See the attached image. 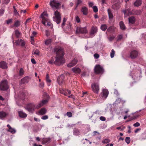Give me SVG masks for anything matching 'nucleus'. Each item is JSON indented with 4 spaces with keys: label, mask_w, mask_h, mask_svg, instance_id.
Masks as SVG:
<instances>
[{
    "label": "nucleus",
    "mask_w": 146,
    "mask_h": 146,
    "mask_svg": "<svg viewBox=\"0 0 146 146\" xmlns=\"http://www.w3.org/2000/svg\"><path fill=\"white\" fill-rule=\"evenodd\" d=\"M117 41L120 40L123 38V36L122 35H119L117 36Z\"/></svg>",
    "instance_id": "de8ad7c7"
},
{
    "label": "nucleus",
    "mask_w": 146,
    "mask_h": 146,
    "mask_svg": "<svg viewBox=\"0 0 146 146\" xmlns=\"http://www.w3.org/2000/svg\"><path fill=\"white\" fill-rule=\"evenodd\" d=\"M48 118V116L47 115H45L44 116H42V117L41 119H47Z\"/></svg>",
    "instance_id": "5fc2aeb1"
},
{
    "label": "nucleus",
    "mask_w": 146,
    "mask_h": 146,
    "mask_svg": "<svg viewBox=\"0 0 146 146\" xmlns=\"http://www.w3.org/2000/svg\"><path fill=\"white\" fill-rule=\"evenodd\" d=\"M93 3L92 2H90L89 3V5L90 7H92L93 6Z\"/></svg>",
    "instance_id": "338daca9"
},
{
    "label": "nucleus",
    "mask_w": 146,
    "mask_h": 146,
    "mask_svg": "<svg viewBox=\"0 0 146 146\" xmlns=\"http://www.w3.org/2000/svg\"><path fill=\"white\" fill-rule=\"evenodd\" d=\"M48 14L47 13L46 11H44L40 15V17L41 18L43 19H44L45 18H46L44 16L48 17Z\"/></svg>",
    "instance_id": "c85d7f7f"
},
{
    "label": "nucleus",
    "mask_w": 146,
    "mask_h": 146,
    "mask_svg": "<svg viewBox=\"0 0 146 146\" xmlns=\"http://www.w3.org/2000/svg\"><path fill=\"white\" fill-rule=\"evenodd\" d=\"M47 21V19L46 18H45L44 19H42V23L44 25L46 26L45 21Z\"/></svg>",
    "instance_id": "a18cd8bd"
},
{
    "label": "nucleus",
    "mask_w": 146,
    "mask_h": 146,
    "mask_svg": "<svg viewBox=\"0 0 146 146\" xmlns=\"http://www.w3.org/2000/svg\"><path fill=\"white\" fill-rule=\"evenodd\" d=\"M72 70L75 73L79 74L80 73L81 71V69L79 68L74 67L72 69Z\"/></svg>",
    "instance_id": "4be33fe9"
},
{
    "label": "nucleus",
    "mask_w": 146,
    "mask_h": 146,
    "mask_svg": "<svg viewBox=\"0 0 146 146\" xmlns=\"http://www.w3.org/2000/svg\"><path fill=\"white\" fill-rule=\"evenodd\" d=\"M7 131H8L12 133H14L16 132V131L13 128H8Z\"/></svg>",
    "instance_id": "72a5a7b5"
},
{
    "label": "nucleus",
    "mask_w": 146,
    "mask_h": 146,
    "mask_svg": "<svg viewBox=\"0 0 146 146\" xmlns=\"http://www.w3.org/2000/svg\"><path fill=\"white\" fill-rule=\"evenodd\" d=\"M7 23L9 24L12 22V19L6 20Z\"/></svg>",
    "instance_id": "603ef678"
},
{
    "label": "nucleus",
    "mask_w": 146,
    "mask_h": 146,
    "mask_svg": "<svg viewBox=\"0 0 146 146\" xmlns=\"http://www.w3.org/2000/svg\"><path fill=\"white\" fill-rule=\"evenodd\" d=\"M36 106L33 103H30L27 105L25 109L27 110L29 112H31L33 110H34L35 108H36Z\"/></svg>",
    "instance_id": "423d86ee"
},
{
    "label": "nucleus",
    "mask_w": 146,
    "mask_h": 146,
    "mask_svg": "<svg viewBox=\"0 0 146 146\" xmlns=\"http://www.w3.org/2000/svg\"><path fill=\"white\" fill-rule=\"evenodd\" d=\"M64 79V76L63 74L61 75L57 78V80L58 84L60 85H61L63 82Z\"/></svg>",
    "instance_id": "9d476101"
},
{
    "label": "nucleus",
    "mask_w": 146,
    "mask_h": 146,
    "mask_svg": "<svg viewBox=\"0 0 146 146\" xmlns=\"http://www.w3.org/2000/svg\"><path fill=\"white\" fill-rule=\"evenodd\" d=\"M46 35L47 36H48L49 35V33L48 31L47 30L46 31Z\"/></svg>",
    "instance_id": "e2e57ef3"
},
{
    "label": "nucleus",
    "mask_w": 146,
    "mask_h": 146,
    "mask_svg": "<svg viewBox=\"0 0 146 146\" xmlns=\"http://www.w3.org/2000/svg\"><path fill=\"white\" fill-rule=\"evenodd\" d=\"M102 97L106 98L108 94V91L106 89H104L102 91Z\"/></svg>",
    "instance_id": "6ab92c4d"
},
{
    "label": "nucleus",
    "mask_w": 146,
    "mask_h": 146,
    "mask_svg": "<svg viewBox=\"0 0 146 146\" xmlns=\"http://www.w3.org/2000/svg\"><path fill=\"white\" fill-rule=\"evenodd\" d=\"M48 102L47 100H42L41 102L39 103L36 106V108L38 109L42 106H43L44 105L46 104Z\"/></svg>",
    "instance_id": "ddd939ff"
},
{
    "label": "nucleus",
    "mask_w": 146,
    "mask_h": 146,
    "mask_svg": "<svg viewBox=\"0 0 146 146\" xmlns=\"http://www.w3.org/2000/svg\"><path fill=\"white\" fill-rule=\"evenodd\" d=\"M142 3L141 0H137L134 3V5L135 7H138L141 5Z\"/></svg>",
    "instance_id": "412c9836"
},
{
    "label": "nucleus",
    "mask_w": 146,
    "mask_h": 146,
    "mask_svg": "<svg viewBox=\"0 0 146 146\" xmlns=\"http://www.w3.org/2000/svg\"><path fill=\"white\" fill-rule=\"evenodd\" d=\"M107 28V26L106 24L102 25L101 27V29L103 31H105L106 30Z\"/></svg>",
    "instance_id": "c756f323"
},
{
    "label": "nucleus",
    "mask_w": 146,
    "mask_h": 146,
    "mask_svg": "<svg viewBox=\"0 0 146 146\" xmlns=\"http://www.w3.org/2000/svg\"><path fill=\"white\" fill-rule=\"evenodd\" d=\"M15 33L17 38H18L19 37L20 33L18 30H17L15 31Z\"/></svg>",
    "instance_id": "f704fd0d"
},
{
    "label": "nucleus",
    "mask_w": 146,
    "mask_h": 146,
    "mask_svg": "<svg viewBox=\"0 0 146 146\" xmlns=\"http://www.w3.org/2000/svg\"><path fill=\"white\" fill-rule=\"evenodd\" d=\"M7 115V113L4 111L0 112V118L3 119Z\"/></svg>",
    "instance_id": "cd10ccee"
},
{
    "label": "nucleus",
    "mask_w": 146,
    "mask_h": 146,
    "mask_svg": "<svg viewBox=\"0 0 146 146\" xmlns=\"http://www.w3.org/2000/svg\"><path fill=\"white\" fill-rule=\"evenodd\" d=\"M20 22L19 20H17L16 22L14 23V26H15L17 27L19 26L20 25Z\"/></svg>",
    "instance_id": "473e14b6"
},
{
    "label": "nucleus",
    "mask_w": 146,
    "mask_h": 146,
    "mask_svg": "<svg viewBox=\"0 0 146 146\" xmlns=\"http://www.w3.org/2000/svg\"><path fill=\"white\" fill-rule=\"evenodd\" d=\"M46 81L47 82L50 83L51 82V80L49 79V76L48 74H47L46 76Z\"/></svg>",
    "instance_id": "a19ab883"
},
{
    "label": "nucleus",
    "mask_w": 146,
    "mask_h": 146,
    "mask_svg": "<svg viewBox=\"0 0 146 146\" xmlns=\"http://www.w3.org/2000/svg\"><path fill=\"white\" fill-rule=\"evenodd\" d=\"M140 124L138 122H136L133 124V126L135 127H137L139 126Z\"/></svg>",
    "instance_id": "4d7b16f0"
},
{
    "label": "nucleus",
    "mask_w": 146,
    "mask_h": 146,
    "mask_svg": "<svg viewBox=\"0 0 146 146\" xmlns=\"http://www.w3.org/2000/svg\"><path fill=\"white\" fill-rule=\"evenodd\" d=\"M31 19L30 18H29L26 20V21L25 22V25H26L28 23H29V20H30Z\"/></svg>",
    "instance_id": "13d9d810"
},
{
    "label": "nucleus",
    "mask_w": 146,
    "mask_h": 146,
    "mask_svg": "<svg viewBox=\"0 0 146 146\" xmlns=\"http://www.w3.org/2000/svg\"><path fill=\"white\" fill-rule=\"evenodd\" d=\"M4 10L2 8L0 9V15H3L4 13Z\"/></svg>",
    "instance_id": "6e6d98bb"
},
{
    "label": "nucleus",
    "mask_w": 146,
    "mask_h": 146,
    "mask_svg": "<svg viewBox=\"0 0 146 146\" xmlns=\"http://www.w3.org/2000/svg\"><path fill=\"white\" fill-rule=\"evenodd\" d=\"M132 14L133 15H139L141 14L140 10H134L132 11Z\"/></svg>",
    "instance_id": "5701e85b"
},
{
    "label": "nucleus",
    "mask_w": 146,
    "mask_h": 146,
    "mask_svg": "<svg viewBox=\"0 0 146 146\" xmlns=\"http://www.w3.org/2000/svg\"><path fill=\"white\" fill-rule=\"evenodd\" d=\"M24 70L22 68H20L19 70V74L20 76H22L24 74Z\"/></svg>",
    "instance_id": "c9c22d12"
},
{
    "label": "nucleus",
    "mask_w": 146,
    "mask_h": 146,
    "mask_svg": "<svg viewBox=\"0 0 146 146\" xmlns=\"http://www.w3.org/2000/svg\"><path fill=\"white\" fill-rule=\"evenodd\" d=\"M29 81V77L28 76H26L21 79V84H24L27 83Z\"/></svg>",
    "instance_id": "2eb2a0df"
},
{
    "label": "nucleus",
    "mask_w": 146,
    "mask_h": 146,
    "mask_svg": "<svg viewBox=\"0 0 146 146\" xmlns=\"http://www.w3.org/2000/svg\"><path fill=\"white\" fill-rule=\"evenodd\" d=\"M76 21L78 23H80V18L78 16L76 17Z\"/></svg>",
    "instance_id": "bf43d9fd"
},
{
    "label": "nucleus",
    "mask_w": 146,
    "mask_h": 146,
    "mask_svg": "<svg viewBox=\"0 0 146 146\" xmlns=\"http://www.w3.org/2000/svg\"><path fill=\"white\" fill-rule=\"evenodd\" d=\"M94 72L97 74H102L104 72L103 67L99 64L96 65L94 69Z\"/></svg>",
    "instance_id": "20e7f679"
},
{
    "label": "nucleus",
    "mask_w": 146,
    "mask_h": 146,
    "mask_svg": "<svg viewBox=\"0 0 146 146\" xmlns=\"http://www.w3.org/2000/svg\"><path fill=\"white\" fill-rule=\"evenodd\" d=\"M0 68L4 69H7L8 68L7 64L4 61H1L0 62Z\"/></svg>",
    "instance_id": "9b49d317"
},
{
    "label": "nucleus",
    "mask_w": 146,
    "mask_h": 146,
    "mask_svg": "<svg viewBox=\"0 0 146 146\" xmlns=\"http://www.w3.org/2000/svg\"><path fill=\"white\" fill-rule=\"evenodd\" d=\"M51 42V39H48L46 40L45 41V44L46 45H48Z\"/></svg>",
    "instance_id": "ea45409f"
},
{
    "label": "nucleus",
    "mask_w": 146,
    "mask_h": 146,
    "mask_svg": "<svg viewBox=\"0 0 146 146\" xmlns=\"http://www.w3.org/2000/svg\"><path fill=\"white\" fill-rule=\"evenodd\" d=\"M40 87H43L44 86V83L43 82L40 83Z\"/></svg>",
    "instance_id": "774afa93"
},
{
    "label": "nucleus",
    "mask_w": 146,
    "mask_h": 146,
    "mask_svg": "<svg viewBox=\"0 0 146 146\" xmlns=\"http://www.w3.org/2000/svg\"><path fill=\"white\" fill-rule=\"evenodd\" d=\"M54 16L53 17V21L57 24L60 23L61 20V15L60 13L58 11H56L54 12Z\"/></svg>",
    "instance_id": "f03ea898"
},
{
    "label": "nucleus",
    "mask_w": 146,
    "mask_h": 146,
    "mask_svg": "<svg viewBox=\"0 0 146 146\" xmlns=\"http://www.w3.org/2000/svg\"><path fill=\"white\" fill-rule=\"evenodd\" d=\"M51 139L50 138H44L42 140V143L44 144L48 143L50 142Z\"/></svg>",
    "instance_id": "bb28decb"
},
{
    "label": "nucleus",
    "mask_w": 146,
    "mask_h": 146,
    "mask_svg": "<svg viewBox=\"0 0 146 146\" xmlns=\"http://www.w3.org/2000/svg\"><path fill=\"white\" fill-rule=\"evenodd\" d=\"M110 140L108 139H105L102 141V142L104 143H107L109 142H110Z\"/></svg>",
    "instance_id": "58836bf2"
},
{
    "label": "nucleus",
    "mask_w": 146,
    "mask_h": 146,
    "mask_svg": "<svg viewBox=\"0 0 146 146\" xmlns=\"http://www.w3.org/2000/svg\"><path fill=\"white\" fill-rule=\"evenodd\" d=\"M123 12L124 13V14L125 15L127 11H129V10L128 9H127V10H125L123 11Z\"/></svg>",
    "instance_id": "0e129e2a"
},
{
    "label": "nucleus",
    "mask_w": 146,
    "mask_h": 146,
    "mask_svg": "<svg viewBox=\"0 0 146 146\" xmlns=\"http://www.w3.org/2000/svg\"><path fill=\"white\" fill-rule=\"evenodd\" d=\"M78 62V60L74 58L70 63L68 64L67 66L68 67L71 68L75 66L76 64Z\"/></svg>",
    "instance_id": "1a4fd4ad"
},
{
    "label": "nucleus",
    "mask_w": 146,
    "mask_h": 146,
    "mask_svg": "<svg viewBox=\"0 0 146 146\" xmlns=\"http://www.w3.org/2000/svg\"><path fill=\"white\" fill-rule=\"evenodd\" d=\"M71 25H68L66 27L65 31H68L71 28Z\"/></svg>",
    "instance_id": "e433bc0d"
},
{
    "label": "nucleus",
    "mask_w": 146,
    "mask_h": 146,
    "mask_svg": "<svg viewBox=\"0 0 146 146\" xmlns=\"http://www.w3.org/2000/svg\"><path fill=\"white\" fill-rule=\"evenodd\" d=\"M116 28L113 26H111L109 27L107 29V31L109 33H113L115 31Z\"/></svg>",
    "instance_id": "f3484780"
},
{
    "label": "nucleus",
    "mask_w": 146,
    "mask_h": 146,
    "mask_svg": "<svg viewBox=\"0 0 146 146\" xmlns=\"http://www.w3.org/2000/svg\"><path fill=\"white\" fill-rule=\"evenodd\" d=\"M88 31L86 27L82 28L81 27H77L76 33H86Z\"/></svg>",
    "instance_id": "39448f33"
},
{
    "label": "nucleus",
    "mask_w": 146,
    "mask_h": 146,
    "mask_svg": "<svg viewBox=\"0 0 146 146\" xmlns=\"http://www.w3.org/2000/svg\"><path fill=\"white\" fill-rule=\"evenodd\" d=\"M18 113L19 116L21 118H25L27 116V114L22 111H18Z\"/></svg>",
    "instance_id": "a211bd4d"
},
{
    "label": "nucleus",
    "mask_w": 146,
    "mask_h": 146,
    "mask_svg": "<svg viewBox=\"0 0 146 146\" xmlns=\"http://www.w3.org/2000/svg\"><path fill=\"white\" fill-rule=\"evenodd\" d=\"M119 25L121 29L123 30H125L126 29L124 23L122 21H121L119 23Z\"/></svg>",
    "instance_id": "b1692460"
},
{
    "label": "nucleus",
    "mask_w": 146,
    "mask_h": 146,
    "mask_svg": "<svg viewBox=\"0 0 146 146\" xmlns=\"http://www.w3.org/2000/svg\"><path fill=\"white\" fill-rule=\"evenodd\" d=\"M31 61L33 64H35L36 63V62L34 59H32Z\"/></svg>",
    "instance_id": "680f3d73"
},
{
    "label": "nucleus",
    "mask_w": 146,
    "mask_h": 146,
    "mask_svg": "<svg viewBox=\"0 0 146 146\" xmlns=\"http://www.w3.org/2000/svg\"><path fill=\"white\" fill-rule=\"evenodd\" d=\"M100 120L102 121H105L106 120V118L105 117L101 116L100 118Z\"/></svg>",
    "instance_id": "864d4df0"
},
{
    "label": "nucleus",
    "mask_w": 146,
    "mask_h": 146,
    "mask_svg": "<svg viewBox=\"0 0 146 146\" xmlns=\"http://www.w3.org/2000/svg\"><path fill=\"white\" fill-rule=\"evenodd\" d=\"M93 11L95 12L96 13L98 11V9L97 7L96 6H94L93 7Z\"/></svg>",
    "instance_id": "c03bdc74"
},
{
    "label": "nucleus",
    "mask_w": 146,
    "mask_h": 146,
    "mask_svg": "<svg viewBox=\"0 0 146 146\" xmlns=\"http://www.w3.org/2000/svg\"><path fill=\"white\" fill-rule=\"evenodd\" d=\"M60 5V4L59 3H56L54 7H55L56 9H58L59 6Z\"/></svg>",
    "instance_id": "8fccbe9b"
},
{
    "label": "nucleus",
    "mask_w": 146,
    "mask_h": 146,
    "mask_svg": "<svg viewBox=\"0 0 146 146\" xmlns=\"http://www.w3.org/2000/svg\"><path fill=\"white\" fill-rule=\"evenodd\" d=\"M129 21V23L131 24H134L135 23V18L134 16H131L129 17L128 18Z\"/></svg>",
    "instance_id": "aec40b11"
},
{
    "label": "nucleus",
    "mask_w": 146,
    "mask_h": 146,
    "mask_svg": "<svg viewBox=\"0 0 146 146\" xmlns=\"http://www.w3.org/2000/svg\"><path fill=\"white\" fill-rule=\"evenodd\" d=\"M115 54V51L113 49H112L111 50V53L110 56L111 57V58H113Z\"/></svg>",
    "instance_id": "79ce46f5"
},
{
    "label": "nucleus",
    "mask_w": 146,
    "mask_h": 146,
    "mask_svg": "<svg viewBox=\"0 0 146 146\" xmlns=\"http://www.w3.org/2000/svg\"><path fill=\"white\" fill-rule=\"evenodd\" d=\"M82 3V1L81 0H77L76 6V8H75V9H76V8L78 7L79 4H80V3Z\"/></svg>",
    "instance_id": "37998d69"
},
{
    "label": "nucleus",
    "mask_w": 146,
    "mask_h": 146,
    "mask_svg": "<svg viewBox=\"0 0 146 146\" xmlns=\"http://www.w3.org/2000/svg\"><path fill=\"white\" fill-rule=\"evenodd\" d=\"M66 115L69 117H71L72 116V113L71 112H67L66 113Z\"/></svg>",
    "instance_id": "3c124183"
},
{
    "label": "nucleus",
    "mask_w": 146,
    "mask_h": 146,
    "mask_svg": "<svg viewBox=\"0 0 146 146\" xmlns=\"http://www.w3.org/2000/svg\"><path fill=\"white\" fill-rule=\"evenodd\" d=\"M93 135H95L96 133H97L98 134H99V133H98V132L96 131H94L93 132Z\"/></svg>",
    "instance_id": "69168bd1"
},
{
    "label": "nucleus",
    "mask_w": 146,
    "mask_h": 146,
    "mask_svg": "<svg viewBox=\"0 0 146 146\" xmlns=\"http://www.w3.org/2000/svg\"><path fill=\"white\" fill-rule=\"evenodd\" d=\"M15 42L16 46L19 45L20 44L21 42V46L22 47L24 46L25 45V42L21 39L20 40L18 39L16 40Z\"/></svg>",
    "instance_id": "f8f14e48"
},
{
    "label": "nucleus",
    "mask_w": 146,
    "mask_h": 146,
    "mask_svg": "<svg viewBox=\"0 0 146 146\" xmlns=\"http://www.w3.org/2000/svg\"><path fill=\"white\" fill-rule=\"evenodd\" d=\"M9 88L8 82L7 80H2L0 82V90L5 91L7 90Z\"/></svg>",
    "instance_id": "7ed1b4c3"
},
{
    "label": "nucleus",
    "mask_w": 146,
    "mask_h": 146,
    "mask_svg": "<svg viewBox=\"0 0 146 146\" xmlns=\"http://www.w3.org/2000/svg\"><path fill=\"white\" fill-rule=\"evenodd\" d=\"M81 11L82 13L84 15H87L88 14V9L85 6L82 7Z\"/></svg>",
    "instance_id": "dca6fc26"
},
{
    "label": "nucleus",
    "mask_w": 146,
    "mask_h": 146,
    "mask_svg": "<svg viewBox=\"0 0 146 146\" xmlns=\"http://www.w3.org/2000/svg\"><path fill=\"white\" fill-rule=\"evenodd\" d=\"M94 56L97 59L99 57V55L98 54L96 53L94 54Z\"/></svg>",
    "instance_id": "052dcab7"
},
{
    "label": "nucleus",
    "mask_w": 146,
    "mask_h": 146,
    "mask_svg": "<svg viewBox=\"0 0 146 146\" xmlns=\"http://www.w3.org/2000/svg\"><path fill=\"white\" fill-rule=\"evenodd\" d=\"M40 52L38 49H36L34 53V54H36L38 55L39 54Z\"/></svg>",
    "instance_id": "09e8293b"
},
{
    "label": "nucleus",
    "mask_w": 146,
    "mask_h": 146,
    "mask_svg": "<svg viewBox=\"0 0 146 146\" xmlns=\"http://www.w3.org/2000/svg\"><path fill=\"white\" fill-rule=\"evenodd\" d=\"M13 8L14 10V13L15 15H18L19 13L17 12L15 8V7L14 6H13Z\"/></svg>",
    "instance_id": "49530a36"
},
{
    "label": "nucleus",
    "mask_w": 146,
    "mask_h": 146,
    "mask_svg": "<svg viewBox=\"0 0 146 146\" xmlns=\"http://www.w3.org/2000/svg\"><path fill=\"white\" fill-rule=\"evenodd\" d=\"M108 12L109 15V17L110 19H112L113 18V15L111 13V10L110 9H108Z\"/></svg>",
    "instance_id": "a878e982"
},
{
    "label": "nucleus",
    "mask_w": 146,
    "mask_h": 146,
    "mask_svg": "<svg viewBox=\"0 0 146 146\" xmlns=\"http://www.w3.org/2000/svg\"><path fill=\"white\" fill-rule=\"evenodd\" d=\"M138 53L136 50H133L130 53V56L132 59L135 58L138 56Z\"/></svg>",
    "instance_id": "6e6552de"
},
{
    "label": "nucleus",
    "mask_w": 146,
    "mask_h": 146,
    "mask_svg": "<svg viewBox=\"0 0 146 146\" xmlns=\"http://www.w3.org/2000/svg\"><path fill=\"white\" fill-rule=\"evenodd\" d=\"M97 30V28L96 27L93 26L91 28L90 35H94L95 33H96Z\"/></svg>",
    "instance_id": "4468645a"
},
{
    "label": "nucleus",
    "mask_w": 146,
    "mask_h": 146,
    "mask_svg": "<svg viewBox=\"0 0 146 146\" xmlns=\"http://www.w3.org/2000/svg\"><path fill=\"white\" fill-rule=\"evenodd\" d=\"M92 88L94 92L96 94H98L99 90V86L98 84L94 83L92 85Z\"/></svg>",
    "instance_id": "0eeeda50"
},
{
    "label": "nucleus",
    "mask_w": 146,
    "mask_h": 146,
    "mask_svg": "<svg viewBox=\"0 0 146 146\" xmlns=\"http://www.w3.org/2000/svg\"><path fill=\"white\" fill-rule=\"evenodd\" d=\"M125 141L127 144H129L130 142V138L129 137H127Z\"/></svg>",
    "instance_id": "4c0bfd02"
},
{
    "label": "nucleus",
    "mask_w": 146,
    "mask_h": 146,
    "mask_svg": "<svg viewBox=\"0 0 146 146\" xmlns=\"http://www.w3.org/2000/svg\"><path fill=\"white\" fill-rule=\"evenodd\" d=\"M73 133L76 135H78L80 133V131L77 128H75L74 130Z\"/></svg>",
    "instance_id": "2f4dec72"
},
{
    "label": "nucleus",
    "mask_w": 146,
    "mask_h": 146,
    "mask_svg": "<svg viewBox=\"0 0 146 146\" xmlns=\"http://www.w3.org/2000/svg\"><path fill=\"white\" fill-rule=\"evenodd\" d=\"M54 51L56 54V60L54 61V58L52 57L48 61V63L51 64L54 63L57 66L62 65L65 62L63 58L64 54V49L60 47L55 48Z\"/></svg>",
    "instance_id": "f257e3e1"
},
{
    "label": "nucleus",
    "mask_w": 146,
    "mask_h": 146,
    "mask_svg": "<svg viewBox=\"0 0 146 146\" xmlns=\"http://www.w3.org/2000/svg\"><path fill=\"white\" fill-rule=\"evenodd\" d=\"M46 112V110L45 108L41 109L39 111V113L40 115H43L45 114Z\"/></svg>",
    "instance_id": "393cba45"
},
{
    "label": "nucleus",
    "mask_w": 146,
    "mask_h": 146,
    "mask_svg": "<svg viewBox=\"0 0 146 146\" xmlns=\"http://www.w3.org/2000/svg\"><path fill=\"white\" fill-rule=\"evenodd\" d=\"M56 3V0L51 1L50 3V6L53 8L54 6Z\"/></svg>",
    "instance_id": "7c9ffc66"
}]
</instances>
